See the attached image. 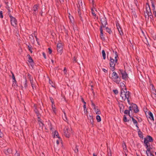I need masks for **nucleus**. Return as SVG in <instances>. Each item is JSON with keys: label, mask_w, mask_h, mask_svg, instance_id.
I'll return each instance as SVG.
<instances>
[{"label": "nucleus", "mask_w": 156, "mask_h": 156, "mask_svg": "<svg viewBox=\"0 0 156 156\" xmlns=\"http://www.w3.org/2000/svg\"><path fill=\"white\" fill-rule=\"evenodd\" d=\"M82 101L83 102L84 104H86V102L84 101V99L82 98H81Z\"/></svg>", "instance_id": "obj_57"}, {"label": "nucleus", "mask_w": 156, "mask_h": 156, "mask_svg": "<svg viewBox=\"0 0 156 156\" xmlns=\"http://www.w3.org/2000/svg\"><path fill=\"white\" fill-rule=\"evenodd\" d=\"M28 76H29V78L30 82H31V81L32 82L34 81L33 80V78L31 77L30 75L29 74L28 75Z\"/></svg>", "instance_id": "obj_40"}, {"label": "nucleus", "mask_w": 156, "mask_h": 156, "mask_svg": "<svg viewBox=\"0 0 156 156\" xmlns=\"http://www.w3.org/2000/svg\"><path fill=\"white\" fill-rule=\"evenodd\" d=\"M84 113H86L87 112V108L86 109H84Z\"/></svg>", "instance_id": "obj_64"}, {"label": "nucleus", "mask_w": 156, "mask_h": 156, "mask_svg": "<svg viewBox=\"0 0 156 156\" xmlns=\"http://www.w3.org/2000/svg\"><path fill=\"white\" fill-rule=\"evenodd\" d=\"M12 79L13 80H14V81H16L15 77L14 74L13 73H12Z\"/></svg>", "instance_id": "obj_50"}, {"label": "nucleus", "mask_w": 156, "mask_h": 156, "mask_svg": "<svg viewBox=\"0 0 156 156\" xmlns=\"http://www.w3.org/2000/svg\"><path fill=\"white\" fill-rule=\"evenodd\" d=\"M48 52H49V53L50 54H51L52 53V50H51V49L50 48H48Z\"/></svg>", "instance_id": "obj_51"}, {"label": "nucleus", "mask_w": 156, "mask_h": 156, "mask_svg": "<svg viewBox=\"0 0 156 156\" xmlns=\"http://www.w3.org/2000/svg\"><path fill=\"white\" fill-rule=\"evenodd\" d=\"M151 149L147 150L146 151V153L147 156H154L151 153Z\"/></svg>", "instance_id": "obj_19"}, {"label": "nucleus", "mask_w": 156, "mask_h": 156, "mask_svg": "<svg viewBox=\"0 0 156 156\" xmlns=\"http://www.w3.org/2000/svg\"><path fill=\"white\" fill-rule=\"evenodd\" d=\"M83 107L84 108V109L86 108V104H84L83 106Z\"/></svg>", "instance_id": "obj_63"}, {"label": "nucleus", "mask_w": 156, "mask_h": 156, "mask_svg": "<svg viewBox=\"0 0 156 156\" xmlns=\"http://www.w3.org/2000/svg\"><path fill=\"white\" fill-rule=\"evenodd\" d=\"M101 27H102L103 30H106V31L110 34L112 32V31L111 29L108 28V27H106V26H105V27H102V26H101Z\"/></svg>", "instance_id": "obj_15"}, {"label": "nucleus", "mask_w": 156, "mask_h": 156, "mask_svg": "<svg viewBox=\"0 0 156 156\" xmlns=\"http://www.w3.org/2000/svg\"><path fill=\"white\" fill-rule=\"evenodd\" d=\"M78 5L79 6H78V7L79 8V9L80 10H81L82 9H83V3L81 0H79L78 2Z\"/></svg>", "instance_id": "obj_17"}, {"label": "nucleus", "mask_w": 156, "mask_h": 156, "mask_svg": "<svg viewBox=\"0 0 156 156\" xmlns=\"http://www.w3.org/2000/svg\"><path fill=\"white\" fill-rule=\"evenodd\" d=\"M152 6L153 8V10L155 9V5L154 3L153 2H151Z\"/></svg>", "instance_id": "obj_42"}, {"label": "nucleus", "mask_w": 156, "mask_h": 156, "mask_svg": "<svg viewBox=\"0 0 156 156\" xmlns=\"http://www.w3.org/2000/svg\"><path fill=\"white\" fill-rule=\"evenodd\" d=\"M24 87L25 88H26L27 87V81L26 80L25 81V84H24Z\"/></svg>", "instance_id": "obj_55"}, {"label": "nucleus", "mask_w": 156, "mask_h": 156, "mask_svg": "<svg viewBox=\"0 0 156 156\" xmlns=\"http://www.w3.org/2000/svg\"><path fill=\"white\" fill-rule=\"evenodd\" d=\"M130 93L126 89L121 90L120 92V96L123 101L127 100L129 104H130V101L129 98L130 96Z\"/></svg>", "instance_id": "obj_1"}, {"label": "nucleus", "mask_w": 156, "mask_h": 156, "mask_svg": "<svg viewBox=\"0 0 156 156\" xmlns=\"http://www.w3.org/2000/svg\"><path fill=\"white\" fill-rule=\"evenodd\" d=\"M0 17L2 18L3 17L2 12V11H0Z\"/></svg>", "instance_id": "obj_46"}, {"label": "nucleus", "mask_w": 156, "mask_h": 156, "mask_svg": "<svg viewBox=\"0 0 156 156\" xmlns=\"http://www.w3.org/2000/svg\"><path fill=\"white\" fill-rule=\"evenodd\" d=\"M130 111V110H125L124 111V113L125 114H129H129Z\"/></svg>", "instance_id": "obj_41"}, {"label": "nucleus", "mask_w": 156, "mask_h": 156, "mask_svg": "<svg viewBox=\"0 0 156 156\" xmlns=\"http://www.w3.org/2000/svg\"><path fill=\"white\" fill-rule=\"evenodd\" d=\"M94 111L97 114H101V112L100 110L98 109L96 107L94 108Z\"/></svg>", "instance_id": "obj_22"}, {"label": "nucleus", "mask_w": 156, "mask_h": 156, "mask_svg": "<svg viewBox=\"0 0 156 156\" xmlns=\"http://www.w3.org/2000/svg\"><path fill=\"white\" fill-rule=\"evenodd\" d=\"M137 130H138V135H139V137L140 138H143V136L142 133L141 132L140 129H139V128H138V129H137Z\"/></svg>", "instance_id": "obj_26"}, {"label": "nucleus", "mask_w": 156, "mask_h": 156, "mask_svg": "<svg viewBox=\"0 0 156 156\" xmlns=\"http://www.w3.org/2000/svg\"><path fill=\"white\" fill-rule=\"evenodd\" d=\"M64 115L63 116L62 118L65 121L67 120V117H66V113L64 112Z\"/></svg>", "instance_id": "obj_34"}, {"label": "nucleus", "mask_w": 156, "mask_h": 156, "mask_svg": "<svg viewBox=\"0 0 156 156\" xmlns=\"http://www.w3.org/2000/svg\"><path fill=\"white\" fill-rule=\"evenodd\" d=\"M72 133V130L70 128L66 127L64 129V135L67 138H69Z\"/></svg>", "instance_id": "obj_4"}, {"label": "nucleus", "mask_w": 156, "mask_h": 156, "mask_svg": "<svg viewBox=\"0 0 156 156\" xmlns=\"http://www.w3.org/2000/svg\"><path fill=\"white\" fill-rule=\"evenodd\" d=\"M144 143L145 144V146L146 147L147 150H148V149H151V148L150 147H149V141L146 139V138H144Z\"/></svg>", "instance_id": "obj_12"}, {"label": "nucleus", "mask_w": 156, "mask_h": 156, "mask_svg": "<svg viewBox=\"0 0 156 156\" xmlns=\"http://www.w3.org/2000/svg\"><path fill=\"white\" fill-rule=\"evenodd\" d=\"M52 111L55 114L56 110H55V106L54 104L52 105Z\"/></svg>", "instance_id": "obj_27"}, {"label": "nucleus", "mask_w": 156, "mask_h": 156, "mask_svg": "<svg viewBox=\"0 0 156 156\" xmlns=\"http://www.w3.org/2000/svg\"><path fill=\"white\" fill-rule=\"evenodd\" d=\"M145 12L146 13L147 15L151 13L150 6L147 3L146 5V8Z\"/></svg>", "instance_id": "obj_8"}, {"label": "nucleus", "mask_w": 156, "mask_h": 156, "mask_svg": "<svg viewBox=\"0 0 156 156\" xmlns=\"http://www.w3.org/2000/svg\"><path fill=\"white\" fill-rule=\"evenodd\" d=\"M92 107L93 108H96V107L95 106V105H94V103H92Z\"/></svg>", "instance_id": "obj_58"}, {"label": "nucleus", "mask_w": 156, "mask_h": 156, "mask_svg": "<svg viewBox=\"0 0 156 156\" xmlns=\"http://www.w3.org/2000/svg\"><path fill=\"white\" fill-rule=\"evenodd\" d=\"M43 55L44 58L46 59V56L45 54L44 53H43Z\"/></svg>", "instance_id": "obj_60"}, {"label": "nucleus", "mask_w": 156, "mask_h": 156, "mask_svg": "<svg viewBox=\"0 0 156 156\" xmlns=\"http://www.w3.org/2000/svg\"><path fill=\"white\" fill-rule=\"evenodd\" d=\"M153 13L155 17H156V11L155 10V9L153 10Z\"/></svg>", "instance_id": "obj_52"}, {"label": "nucleus", "mask_w": 156, "mask_h": 156, "mask_svg": "<svg viewBox=\"0 0 156 156\" xmlns=\"http://www.w3.org/2000/svg\"><path fill=\"white\" fill-rule=\"evenodd\" d=\"M152 93L154 94L155 96L156 97V90H153V92H152Z\"/></svg>", "instance_id": "obj_53"}, {"label": "nucleus", "mask_w": 156, "mask_h": 156, "mask_svg": "<svg viewBox=\"0 0 156 156\" xmlns=\"http://www.w3.org/2000/svg\"><path fill=\"white\" fill-rule=\"evenodd\" d=\"M58 138V139L56 140V144L57 145L61 141V140L60 138Z\"/></svg>", "instance_id": "obj_36"}, {"label": "nucleus", "mask_w": 156, "mask_h": 156, "mask_svg": "<svg viewBox=\"0 0 156 156\" xmlns=\"http://www.w3.org/2000/svg\"><path fill=\"white\" fill-rule=\"evenodd\" d=\"M67 70L66 69V68L65 67L64 68V73L65 74H67Z\"/></svg>", "instance_id": "obj_48"}, {"label": "nucleus", "mask_w": 156, "mask_h": 156, "mask_svg": "<svg viewBox=\"0 0 156 156\" xmlns=\"http://www.w3.org/2000/svg\"><path fill=\"white\" fill-rule=\"evenodd\" d=\"M120 86L121 87V90L126 89L125 88V86L124 84L123 83H120Z\"/></svg>", "instance_id": "obj_23"}, {"label": "nucleus", "mask_w": 156, "mask_h": 156, "mask_svg": "<svg viewBox=\"0 0 156 156\" xmlns=\"http://www.w3.org/2000/svg\"><path fill=\"white\" fill-rule=\"evenodd\" d=\"M129 110H133L135 113H137L139 112L137 106L135 104H132L129 108Z\"/></svg>", "instance_id": "obj_5"}, {"label": "nucleus", "mask_w": 156, "mask_h": 156, "mask_svg": "<svg viewBox=\"0 0 156 156\" xmlns=\"http://www.w3.org/2000/svg\"><path fill=\"white\" fill-rule=\"evenodd\" d=\"M69 19H70L71 22H73L74 21V19L73 18V16H71L70 14H69Z\"/></svg>", "instance_id": "obj_32"}, {"label": "nucleus", "mask_w": 156, "mask_h": 156, "mask_svg": "<svg viewBox=\"0 0 156 156\" xmlns=\"http://www.w3.org/2000/svg\"><path fill=\"white\" fill-rule=\"evenodd\" d=\"M15 156H20V155L18 153L16 152L15 154Z\"/></svg>", "instance_id": "obj_56"}, {"label": "nucleus", "mask_w": 156, "mask_h": 156, "mask_svg": "<svg viewBox=\"0 0 156 156\" xmlns=\"http://www.w3.org/2000/svg\"><path fill=\"white\" fill-rule=\"evenodd\" d=\"M112 80L117 84H119L120 81V78L115 72H113L112 74Z\"/></svg>", "instance_id": "obj_3"}, {"label": "nucleus", "mask_w": 156, "mask_h": 156, "mask_svg": "<svg viewBox=\"0 0 156 156\" xmlns=\"http://www.w3.org/2000/svg\"><path fill=\"white\" fill-rule=\"evenodd\" d=\"M113 92L115 94H117L118 93V90H113Z\"/></svg>", "instance_id": "obj_49"}, {"label": "nucleus", "mask_w": 156, "mask_h": 156, "mask_svg": "<svg viewBox=\"0 0 156 156\" xmlns=\"http://www.w3.org/2000/svg\"><path fill=\"white\" fill-rule=\"evenodd\" d=\"M38 122L40 126L41 127H43L44 126V124L42 122L41 119L39 118V117H38Z\"/></svg>", "instance_id": "obj_21"}, {"label": "nucleus", "mask_w": 156, "mask_h": 156, "mask_svg": "<svg viewBox=\"0 0 156 156\" xmlns=\"http://www.w3.org/2000/svg\"><path fill=\"white\" fill-rule=\"evenodd\" d=\"M123 120L125 122H128L129 121V120L127 119L125 115H124Z\"/></svg>", "instance_id": "obj_35"}, {"label": "nucleus", "mask_w": 156, "mask_h": 156, "mask_svg": "<svg viewBox=\"0 0 156 156\" xmlns=\"http://www.w3.org/2000/svg\"><path fill=\"white\" fill-rule=\"evenodd\" d=\"M102 56L103 57V58L104 59H105L106 58V54H105V52L104 50H103L102 51Z\"/></svg>", "instance_id": "obj_30"}, {"label": "nucleus", "mask_w": 156, "mask_h": 156, "mask_svg": "<svg viewBox=\"0 0 156 156\" xmlns=\"http://www.w3.org/2000/svg\"><path fill=\"white\" fill-rule=\"evenodd\" d=\"M115 55L114 58L112 57L110 58V68L111 69L112 71H113L115 70V64L117 62V60L116 58L117 57H118L117 52H115Z\"/></svg>", "instance_id": "obj_2"}, {"label": "nucleus", "mask_w": 156, "mask_h": 156, "mask_svg": "<svg viewBox=\"0 0 156 156\" xmlns=\"http://www.w3.org/2000/svg\"><path fill=\"white\" fill-rule=\"evenodd\" d=\"M31 83L32 87L33 89H34V87H35V86L34 85V81L32 82L31 80V82H30Z\"/></svg>", "instance_id": "obj_37"}, {"label": "nucleus", "mask_w": 156, "mask_h": 156, "mask_svg": "<svg viewBox=\"0 0 156 156\" xmlns=\"http://www.w3.org/2000/svg\"><path fill=\"white\" fill-rule=\"evenodd\" d=\"M47 123H48V125L47 126V127H48L52 131L53 130V128H52V125H51V122H49Z\"/></svg>", "instance_id": "obj_24"}, {"label": "nucleus", "mask_w": 156, "mask_h": 156, "mask_svg": "<svg viewBox=\"0 0 156 156\" xmlns=\"http://www.w3.org/2000/svg\"><path fill=\"white\" fill-rule=\"evenodd\" d=\"M120 72L122 75V78L124 80H126L128 77V75L126 73L122 70H120Z\"/></svg>", "instance_id": "obj_7"}, {"label": "nucleus", "mask_w": 156, "mask_h": 156, "mask_svg": "<svg viewBox=\"0 0 156 156\" xmlns=\"http://www.w3.org/2000/svg\"><path fill=\"white\" fill-rule=\"evenodd\" d=\"M10 18L12 25L13 27H16L17 24V22L15 18L12 16H10Z\"/></svg>", "instance_id": "obj_6"}, {"label": "nucleus", "mask_w": 156, "mask_h": 156, "mask_svg": "<svg viewBox=\"0 0 156 156\" xmlns=\"http://www.w3.org/2000/svg\"><path fill=\"white\" fill-rule=\"evenodd\" d=\"M73 61H75V62H76V58L75 57H74L73 58Z\"/></svg>", "instance_id": "obj_61"}, {"label": "nucleus", "mask_w": 156, "mask_h": 156, "mask_svg": "<svg viewBox=\"0 0 156 156\" xmlns=\"http://www.w3.org/2000/svg\"><path fill=\"white\" fill-rule=\"evenodd\" d=\"M122 147H123V149L124 150H126L127 148H126V144L125 143H124L123 144Z\"/></svg>", "instance_id": "obj_39"}, {"label": "nucleus", "mask_w": 156, "mask_h": 156, "mask_svg": "<svg viewBox=\"0 0 156 156\" xmlns=\"http://www.w3.org/2000/svg\"><path fill=\"white\" fill-rule=\"evenodd\" d=\"M146 138L149 142H152L153 141V139L151 136H147Z\"/></svg>", "instance_id": "obj_25"}, {"label": "nucleus", "mask_w": 156, "mask_h": 156, "mask_svg": "<svg viewBox=\"0 0 156 156\" xmlns=\"http://www.w3.org/2000/svg\"><path fill=\"white\" fill-rule=\"evenodd\" d=\"M108 156H112V153L110 150L108 151Z\"/></svg>", "instance_id": "obj_47"}, {"label": "nucleus", "mask_w": 156, "mask_h": 156, "mask_svg": "<svg viewBox=\"0 0 156 156\" xmlns=\"http://www.w3.org/2000/svg\"><path fill=\"white\" fill-rule=\"evenodd\" d=\"M116 26H117V28L118 30L119 33H120V34L121 35L122 34L123 32L122 31V30H121V28L120 27L119 24V23L116 24Z\"/></svg>", "instance_id": "obj_18"}, {"label": "nucleus", "mask_w": 156, "mask_h": 156, "mask_svg": "<svg viewBox=\"0 0 156 156\" xmlns=\"http://www.w3.org/2000/svg\"><path fill=\"white\" fill-rule=\"evenodd\" d=\"M96 119L97 121L98 122H100L101 121V118L100 116L98 115L96 116Z\"/></svg>", "instance_id": "obj_31"}, {"label": "nucleus", "mask_w": 156, "mask_h": 156, "mask_svg": "<svg viewBox=\"0 0 156 156\" xmlns=\"http://www.w3.org/2000/svg\"><path fill=\"white\" fill-rule=\"evenodd\" d=\"M90 1V3H92L93 4H94V0H89Z\"/></svg>", "instance_id": "obj_59"}, {"label": "nucleus", "mask_w": 156, "mask_h": 156, "mask_svg": "<svg viewBox=\"0 0 156 156\" xmlns=\"http://www.w3.org/2000/svg\"><path fill=\"white\" fill-rule=\"evenodd\" d=\"M3 136V134L0 131V137H2Z\"/></svg>", "instance_id": "obj_54"}, {"label": "nucleus", "mask_w": 156, "mask_h": 156, "mask_svg": "<svg viewBox=\"0 0 156 156\" xmlns=\"http://www.w3.org/2000/svg\"><path fill=\"white\" fill-rule=\"evenodd\" d=\"M57 50L58 52L61 53V51L63 49L62 44L60 42L58 43L57 45Z\"/></svg>", "instance_id": "obj_9"}, {"label": "nucleus", "mask_w": 156, "mask_h": 156, "mask_svg": "<svg viewBox=\"0 0 156 156\" xmlns=\"http://www.w3.org/2000/svg\"><path fill=\"white\" fill-rule=\"evenodd\" d=\"M38 5H35L33 6L32 10L34 11L33 14L34 15H36L38 12Z\"/></svg>", "instance_id": "obj_11"}, {"label": "nucleus", "mask_w": 156, "mask_h": 156, "mask_svg": "<svg viewBox=\"0 0 156 156\" xmlns=\"http://www.w3.org/2000/svg\"><path fill=\"white\" fill-rule=\"evenodd\" d=\"M49 83L51 85L52 87H55L54 84L53 82L52 81H49Z\"/></svg>", "instance_id": "obj_44"}, {"label": "nucleus", "mask_w": 156, "mask_h": 156, "mask_svg": "<svg viewBox=\"0 0 156 156\" xmlns=\"http://www.w3.org/2000/svg\"><path fill=\"white\" fill-rule=\"evenodd\" d=\"M132 119L133 122V123L136 126L137 128L138 129L139 127L137 125V122L136 120L134 119V118L132 117Z\"/></svg>", "instance_id": "obj_20"}, {"label": "nucleus", "mask_w": 156, "mask_h": 156, "mask_svg": "<svg viewBox=\"0 0 156 156\" xmlns=\"http://www.w3.org/2000/svg\"><path fill=\"white\" fill-rule=\"evenodd\" d=\"M27 57L28 58V61L30 63H31L33 62V60L32 58L31 57L30 55H27Z\"/></svg>", "instance_id": "obj_29"}, {"label": "nucleus", "mask_w": 156, "mask_h": 156, "mask_svg": "<svg viewBox=\"0 0 156 156\" xmlns=\"http://www.w3.org/2000/svg\"><path fill=\"white\" fill-rule=\"evenodd\" d=\"M101 21L102 25V27H105V26H106L107 24V22L106 18L105 17H103L101 18Z\"/></svg>", "instance_id": "obj_10"}, {"label": "nucleus", "mask_w": 156, "mask_h": 156, "mask_svg": "<svg viewBox=\"0 0 156 156\" xmlns=\"http://www.w3.org/2000/svg\"><path fill=\"white\" fill-rule=\"evenodd\" d=\"M91 12L92 14L95 17H96V14L95 12H93V9H91Z\"/></svg>", "instance_id": "obj_45"}, {"label": "nucleus", "mask_w": 156, "mask_h": 156, "mask_svg": "<svg viewBox=\"0 0 156 156\" xmlns=\"http://www.w3.org/2000/svg\"><path fill=\"white\" fill-rule=\"evenodd\" d=\"M50 99L51 101V102L52 105L54 104V101H53V98L51 97H50Z\"/></svg>", "instance_id": "obj_43"}, {"label": "nucleus", "mask_w": 156, "mask_h": 156, "mask_svg": "<svg viewBox=\"0 0 156 156\" xmlns=\"http://www.w3.org/2000/svg\"><path fill=\"white\" fill-rule=\"evenodd\" d=\"M147 16H148V17L149 16L150 18L151 19V20H153V16L152 15L151 13L149 14H148L147 15Z\"/></svg>", "instance_id": "obj_33"}, {"label": "nucleus", "mask_w": 156, "mask_h": 156, "mask_svg": "<svg viewBox=\"0 0 156 156\" xmlns=\"http://www.w3.org/2000/svg\"><path fill=\"white\" fill-rule=\"evenodd\" d=\"M148 118L150 119L152 121H154V118L153 116V114L151 112H148Z\"/></svg>", "instance_id": "obj_13"}, {"label": "nucleus", "mask_w": 156, "mask_h": 156, "mask_svg": "<svg viewBox=\"0 0 156 156\" xmlns=\"http://www.w3.org/2000/svg\"><path fill=\"white\" fill-rule=\"evenodd\" d=\"M100 37L102 40H104L105 38L104 37V35L103 34V29L102 27H101L100 29Z\"/></svg>", "instance_id": "obj_14"}, {"label": "nucleus", "mask_w": 156, "mask_h": 156, "mask_svg": "<svg viewBox=\"0 0 156 156\" xmlns=\"http://www.w3.org/2000/svg\"><path fill=\"white\" fill-rule=\"evenodd\" d=\"M53 136L55 138H60L58 132L55 131L53 133Z\"/></svg>", "instance_id": "obj_16"}, {"label": "nucleus", "mask_w": 156, "mask_h": 156, "mask_svg": "<svg viewBox=\"0 0 156 156\" xmlns=\"http://www.w3.org/2000/svg\"><path fill=\"white\" fill-rule=\"evenodd\" d=\"M28 50L30 51V52L31 53H32V48L31 47H30L29 46V45H28Z\"/></svg>", "instance_id": "obj_38"}, {"label": "nucleus", "mask_w": 156, "mask_h": 156, "mask_svg": "<svg viewBox=\"0 0 156 156\" xmlns=\"http://www.w3.org/2000/svg\"><path fill=\"white\" fill-rule=\"evenodd\" d=\"M34 111L35 112V113H36V114H37V117H39V116H38L39 112H38V111L37 110V107H36V106L35 105H34Z\"/></svg>", "instance_id": "obj_28"}, {"label": "nucleus", "mask_w": 156, "mask_h": 156, "mask_svg": "<svg viewBox=\"0 0 156 156\" xmlns=\"http://www.w3.org/2000/svg\"><path fill=\"white\" fill-rule=\"evenodd\" d=\"M59 1L62 3H63L64 2V0H59Z\"/></svg>", "instance_id": "obj_62"}]
</instances>
